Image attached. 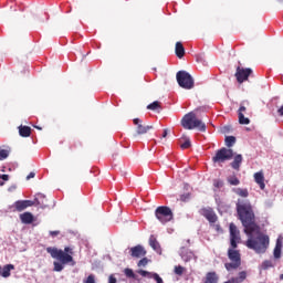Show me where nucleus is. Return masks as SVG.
<instances>
[{
	"mask_svg": "<svg viewBox=\"0 0 283 283\" xmlns=\"http://www.w3.org/2000/svg\"><path fill=\"white\" fill-rule=\"evenodd\" d=\"M279 116H283V105L277 109Z\"/></svg>",
	"mask_w": 283,
	"mask_h": 283,
	"instance_id": "45",
	"label": "nucleus"
},
{
	"mask_svg": "<svg viewBox=\"0 0 283 283\" xmlns=\"http://www.w3.org/2000/svg\"><path fill=\"white\" fill-rule=\"evenodd\" d=\"M242 160H243L242 155H235L233 158V161L230 164V167H232V169H235V171H240Z\"/></svg>",
	"mask_w": 283,
	"mask_h": 283,
	"instance_id": "22",
	"label": "nucleus"
},
{
	"mask_svg": "<svg viewBox=\"0 0 283 283\" xmlns=\"http://www.w3.org/2000/svg\"><path fill=\"white\" fill-rule=\"evenodd\" d=\"M83 144H81V142H75L70 146L71 151L74 149H77V147H82Z\"/></svg>",
	"mask_w": 283,
	"mask_h": 283,
	"instance_id": "39",
	"label": "nucleus"
},
{
	"mask_svg": "<svg viewBox=\"0 0 283 283\" xmlns=\"http://www.w3.org/2000/svg\"><path fill=\"white\" fill-rule=\"evenodd\" d=\"M247 112V107L241 105L238 111L239 116V124L240 125H249L251 123V119L249 117H244V113Z\"/></svg>",
	"mask_w": 283,
	"mask_h": 283,
	"instance_id": "16",
	"label": "nucleus"
},
{
	"mask_svg": "<svg viewBox=\"0 0 283 283\" xmlns=\"http://www.w3.org/2000/svg\"><path fill=\"white\" fill-rule=\"evenodd\" d=\"M155 216L161 224H167V222H171V220H174V212L171 211V208L167 206L157 207Z\"/></svg>",
	"mask_w": 283,
	"mask_h": 283,
	"instance_id": "6",
	"label": "nucleus"
},
{
	"mask_svg": "<svg viewBox=\"0 0 283 283\" xmlns=\"http://www.w3.org/2000/svg\"><path fill=\"white\" fill-rule=\"evenodd\" d=\"M22 224H32L34 222V214L32 212H24L20 214Z\"/></svg>",
	"mask_w": 283,
	"mask_h": 283,
	"instance_id": "20",
	"label": "nucleus"
},
{
	"mask_svg": "<svg viewBox=\"0 0 283 283\" xmlns=\"http://www.w3.org/2000/svg\"><path fill=\"white\" fill-rule=\"evenodd\" d=\"M84 283H96V276L94 274H90Z\"/></svg>",
	"mask_w": 283,
	"mask_h": 283,
	"instance_id": "38",
	"label": "nucleus"
},
{
	"mask_svg": "<svg viewBox=\"0 0 283 283\" xmlns=\"http://www.w3.org/2000/svg\"><path fill=\"white\" fill-rule=\"evenodd\" d=\"M28 207H34V201L32 200H18L13 203V211H18L21 213V211H25Z\"/></svg>",
	"mask_w": 283,
	"mask_h": 283,
	"instance_id": "13",
	"label": "nucleus"
},
{
	"mask_svg": "<svg viewBox=\"0 0 283 283\" xmlns=\"http://www.w3.org/2000/svg\"><path fill=\"white\" fill-rule=\"evenodd\" d=\"M46 253H49L53 260H57L53 262V271H55V273H61L66 264H71V266L76 265V261H74L73 256L74 248L72 247H65L64 250L49 247L46 248Z\"/></svg>",
	"mask_w": 283,
	"mask_h": 283,
	"instance_id": "2",
	"label": "nucleus"
},
{
	"mask_svg": "<svg viewBox=\"0 0 283 283\" xmlns=\"http://www.w3.org/2000/svg\"><path fill=\"white\" fill-rule=\"evenodd\" d=\"M254 182H256V185H259L260 189L262 191H264V189L266 188V185L264 184V172L259 171L254 174Z\"/></svg>",
	"mask_w": 283,
	"mask_h": 283,
	"instance_id": "17",
	"label": "nucleus"
},
{
	"mask_svg": "<svg viewBox=\"0 0 283 283\" xmlns=\"http://www.w3.org/2000/svg\"><path fill=\"white\" fill-rule=\"evenodd\" d=\"M184 129H199V132H207V125L196 117V113L190 112L181 119Z\"/></svg>",
	"mask_w": 283,
	"mask_h": 283,
	"instance_id": "4",
	"label": "nucleus"
},
{
	"mask_svg": "<svg viewBox=\"0 0 283 283\" xmlns=\"http://www.w3.org/2000/svg\"><path fill=\"white\" fill-rule=\"evenodd\" d=\"M248 238L249 239L245 242V247H248V249H252L255 253H266L269 244H271V239L268 234L260 231V226L259 229L254 230L251 235H248Z\"/></svg>",
	"mask_w": 283,
	"mask_h": 283,
	"instance_id": "3",
	"label": "nucleus"
},
{
	"mask_svg": "<svg viewBox=\"0 0 283 283\" xmlns=\"http://www.w3.org/2000/svg\"><path fill=\"white\" fill-rule=\"evenodd\" d=\"M218 274L216 272H208L203 283H218Z\"/></svg>",
	"mask_w": 283,
	"mask_h": 283,
	"instance_id": "26",
	"label": "nucleus"
},
{
	"mask_svg": "<svg viewBox=\"0 0 283 283\" xmlns=\"http://www.w3.org/2000/svg\"><path fill=\"white\" fill-rule=\"evenodd\" d=\"M217 231H220V224L216 226Z\"/></svg>",
	"mask_w": 283,
	"mask_h": 283,
	"instance_id": "46",
	"label": "nucleus"
},
{
	"mask_svg": "<svg viewBox=\"0 0 283 283\" xmlns=\"http://www.w3.org/2000/svg\"><path fill=\"white\" fill-rule=\"evenodd\" d=\"M282 237H279L276 239V243H275V248H274V251H273V255L275 258V260H280V258H282Z\"/></svg>",
	"mask_w": 283,
	"mask_h": 283,
	"instance_id": "18",
	"label": "nucleus"
},
{
	"mask_svg": "<svg viewBox=\"0 0 283 283\" xmlns=\"http://www.w3.org/2000/svg\"><path fill=\"white\" fill-rule=\"evenodd\" d=\"M234 193L241 198H249V190L247 188H237L234 189Z\"/></svg>",
	"mask_w": 283,
	"mask_h": 283,
	"instance_id": "27",
	"label": "nucleus"
},
{
	"mask_svg": "<svg viewBox=\"0 0 283 283\" xmlns=\"http://www.w3.org/2000/svg\"><path fill=\"white\" fill-rule=\"evenodd\" d=\"M175 54L178 59H182L185 56V46L181 42H177L175 45Z\"/></svg>",
	"mask_w": 283,
	"mask_h": 283,
	"instance_id": "23",
	"label": "nucleus"
},
{
	"mask_svg": "<svg viewBox=\"0 0 283 283\" xmlns=\"http://www.w3.org/2000/svg\"><path fill=\"white\" fill-rule=\"evenodd\" d=\"M237 213L242 227H244V233L251 235L253 231H258L260 226L255 223V212L251 201L239 199L237 202Z\"/></svg>",
	"mask_w": 283,
	"mask_h": 283,
	"instance_id": "1",
	"label": "nucleus"
},
{
	"mask_svg": "<svg viewBox=\"0 0 283 283\" xmlns=\"http://www.w3.org/2000/svg\"><path fill=\"white\" fill-rule=\"evenodd\" d=\"M33 202L34 205L42 207V209L48 207V198L43 193H38Z\"/></svg>",
	"mask_w": 283,
	"mask_h": 283,
	"instance_id": "19",
	"label": "nucleus"
},
{
	"mask_svg": "<svg viewBox=\"0 0 283 283\" xmlns=\"http://www.w3.org/2000/svg\"><path fill=\"white\" fill-rule=\"evenodd\" d=\"M280 280H283V274L280 275Z\"/></svg>",
	"mask_w": 283,
	"mask_h": 283,
	"instance_id": "47",
	"label": "nucleus"
},
{
	"mask_svg": "<svg viewBox=\"0 0 283 283\" xmlns=\"http://www.w3.org/2000/svg\"><path fill=\"white\" fill-rule=\"evenodd\" d=\"M124 273L126 275V277H136V274H134V270L127 268L124 270Z\"/></svg>",
	"mask_w": 283,
	"mask_h": 283,
	"instance_id": "36",
	"label": "nucleus"
},
{
	"mask_svg": "<svg viewBox=\"0 0 283 283\" xmlns=\"http://www.w3.org/2000/svg\"><path fill=\"white\" fill-rule=\"evenodd\" d=\"M34 176H36V174L30 172V174L27 176V180H30V179L34 178Z\"/></svg>",
	"mask_w": 283,
	"mask_h": 283,
	"instance_id": "44",
	"label": "nucleus"
},
{
	"mask_svg": "<svg viewBox=\"0 0 283 283\" xmlns=\"http://www.w3.org/2000/svg\"><path fill=\"white\" fill-rule=\"evenodd\" d=\"M177 83L184 90H193V77L187 71L177 72Z\"/></svg>",
	"mask_w": 283,
	"mask_h": 283,
	"instance_id": "8",
	"label": "nucleus"
},
{
	"mask_svg": "<svg viewBox=\"0 0 283 283\" xmlns=\"http://www.w3.org/2000/svg\"><path fill=\"white\" fill-rule=\"evenodd\" d=\"M138 274L142 275V277H148L149 280H155V282H157V283H165L163 281V277H160V275L158 273H151V272H147L145 270H139Z\"/></svg>",
	"mask_w": 283,
	"mask_h": 283,
	"instance_id": "15",
	"label": "nucleus"
},
{
	"mask_svg": "<svg viewBox=\"0 0 283 283\" xmlns=\"http://www.w3.org/2000/svg\"><path fill=\"white\" fill-rule=\"evenodd\" d=\"M10 271H14V265L12 264H7L2 268V271L0 270V275L2 277H10L11 273Z\"/></svg>",
	"mask_w": 283,
	"mask_h": 283,
	"instance_id": "25",
	"label": "nucleus"
},
{
	"mask_svg": "<svg viewBox=\"0 0 283 283\" xmlns=\"http://www.w3.org/2000/svg\"><path fill=\"white\" fill-rule=\"evenodd\" d=\"M253 74V70L251 69H242L240 66L237 67L235 77L238 83H244V81L249 80V76Z\"/></svg>",
	"mask_w": 283,
	"mask_h": 283,
	"instance_id": "12",
	"label": "nucleus"
},
{
	"mask_svg": "<svg viewBox=\"0 0 283 283\" xmlns=\"http://www.w3.org/2000/svg\"><path fill=\"white\" fill-rule=\"evenodd\" d=\"M233 145H235V137L227 136L226 137V146L231 148V147H233Z\"/></svg>",
	"mask_w": 283,
	"mask_h": 283,
	"instance_id": "30",
	"label": "nucleus"
},
{
	"mask_svg": "<svg viewBox=\"0 0 283 283\" xmlns=\"http://www.w3.org/2000/svg\"><path fill=\"white\" fill-rule=\"evenodd\" d=\"M180 200H181V202H187L189 200V193L181 195Z\"/></svg>",
	"mask_w": 283,
	"mask_h": 283,
	"instance_id": "40",
	"label": "nucleus"
},
{
	"mask_svg": "<svg viewBox=\"0 0 283 283\" xmlns=\"http://www.w3.org/2000/svg\"><path fill=\"white\" fill-rule=\"evenodd\" d=\"M261 269H263V271H266L269 269H273V262L269 261V260L263 261V263L261 265Z\"/></svg>",
	"mask_w": 283,
	"mask_h": 283,
	"instance_id": "32",
	"label": "nucleus"
},
{
	"mask_svg": "<svg viewBox=\"0 0 283 283\" xmlns=\"http://www.w3.org/2000/svg\"><path fill=\"white\" fill-rule=\"evenodd\" d=\"M36 129H41V127L35 126Z\"/></svg>",
	"mask_w": 283,
	"mask_h": 283,
	"instance_id": "48",
	"label": "nucleus"
},
{
	"mask_svg": "<svg viewBox=\"0 0 283 283\" xmlns=\"http://www.w3.org/2000/svg\"><path fill=\"white\" fill-rule=\"evenodd\" d=\"M149 247H151V249H154V251H156L157 253H160V251H161L160 243L154 235H150V238H149Z\"/></svg>",
	"mask_w": 283,
	"mask_h": 283,
	"instance_id": "24",
	"label": "nucleus"
},
{
	"mask_svg": "<svg viewBox=\"0 0 283 283\" xmlns=\"http://www.w3.org/2000/svg\"><path fill=\"white\" fill-rule=\"evenodd\" d=\"M233 156V149L222 147L216 151L214 156L212 157V163L222 165V163H227V160H232Z\"/></svg>",
	"mask_w": 283,
	"mask_h": 283,
	"instance_id": "7",
	"label": "nucleus"
},
{
	"mask_svg": "<svg viewBox=\"0 0 283 283\" xmlns=\"http://www.w3.org/2000/svg\"><path fill=\"white\" fill-rule=\"evenodd\" d=\"M240 242H242L240 230H238V227L234 223H230V245L232 249H238Z\"/></svg>",
	"mask_w": 283,
	"mask_h": 283,
	"instance_id": "9",
	"label": "nucleus"
},
{
	"mask_svg": "<svg viewBox=\"0 0 283 283\" xmlns=\"http://www.w3.org/2000/svg\"><path fill=\"white\" fill-rule=\"evenodd\" d=\"M168 134H169V129L165 128L163 133V138H167Z\"/></svg>",
	"mask_w": 283,
	"mask_h": 283,
	"instance_id": "43",
	"label": "nucleus"
},
{
	"mask_svg": "<svg viewBox=\"0 0 283 283\" xmlns=\"http://www.w3.org/2000/svg\"><path fill=\"white\" fill-rule=\"evenodd\" d=\"M130 256H133L136 260H139V258H145L147 255V250H145V247L138 244L129 249Z\"/></svg>",
	"mask_w": 283,
	"mask_h": 283,
	"instance_id": "14",
	"label": "nucleus"
},
{
	"mask_svg": "<svg viewBox=\"0 0 283 283\" xmlns=\"http://www.w3.org/2000/svg\"><path fill=\"white\" fill-rule=\"evenodd\" d=\"M147 264H149V259L143 256V259L138 261L137 266H147Z\"/></svg>",
	"mask_w": 283,
	"mask_h": 283,
	"instance_id": "35",
	"label": "nucleus"
},
{
	"mask_svg": "<svg viewBox=\"0 0 283 283\" xmlns=\"http://www.w3.org/2000/svg\"><path fill=\"white\" fill-rule=\"evenodd\" d=\"M10 156V149H0V161L6 160Z\"/></svg>",
	"mask_w": 283,
	"mask_h": 283,
	"instance_id": "31",
	"label": "nucleus"
},
{
	"mask_svg": "<svg viewBox=\"0 0 283 283\" xmlns=\"http://www.w3.org/2000/svg\"><path fill=\"white\" fill-rule=\"evenodd\" d=\"M181 149H189L191 147V140L187 138L184 144L180 145Z\"/></svg>",
	"mask_w": 283,
	"mask_h": 283,
	"instance_id": "37",
	"label": "nucleus"
},
{
	"mask_svg": "<svg viewBox=\"0 0 283 283\" xmlns=\"http://www.w3.org/2000/svg\"><path fill=\"white\" fill-rule=\"evenodd\" d=\"M133 123L136 126V135L137 136H143V135L151 132V129H154V125H145L143 123V119H140V118H134Z\"/></svg>",
	"mask_w": 283,
	"mask_h": 283,
	"instance_id": "10",
	"label": "nucleus"
},
{
	"mask_svg": "<svg viewBox=\"0 0 283 283\" xmlns=\"http://www.w3.org/2000/svg\"><path fill=\"white\" fill-rule=\"evenodd\" d=\"M19 135L22 138H30V136L32 135V128L30 126H19Z\"/></svg>",
	"mask_w": 283,
	"mask_h": 283,
	"instance_id": "21",
	"label": "nucleus"
},
{
	"mask_svg": "<svg viewBox=\"0 0 283 283\" xmlns=\"http://www.w3.org/2000/svg\"><path fill=\"white\" fill-rule=\"evenodd\" d=\"M227 181H228L229 185H231L232 187H238V185H240V179H238L235 175L228 177V178H227Z\"/></svg>",
	"mask_w": 283,
	"mask_h": 283,
	"instance_id": "28",
	"label": "nucleus"
},
{
	"mask_svg": "<svg viewBox=\"0 0 283 283\" xmlns=\"http://www.w3.org/2000/svg\"><path fill=\"white\" fill-rule=\"evenodd\" d=\"M49 233H50V235H51L52 238H56V235H59V234L61 233V231L55 230V231H50Z\"/></svg>",
	"mask_w": 283,
	"mask_h": 283,
	"instance_id": "41",
	"label": "nucleus"
},
{
	"mask_svg": "<svg viewBox=\"0 0 283 283\" xmlns=\"http://www.w3.org/2000/svg\"><path fill=\"white\" fill-rule=\"evenodd\" d=\"M8 180H10L9 175H0V187H3V185H6V182H8Z\"/></svg>",
	"mask_w": 283,
	"mask_h": 283,
	"instance_id": "33",
	"label": "nucleus"
},
{
	"mask_svg": "<svg viewBox=\"0 0 283 283\" xmlns=\"http://www.w3.org/2000/svg\"><path fill=\"white\" fill-rule=\"evenodd\" d=\"M185 273V268L182 265H176L175 266V274L176 275H182Z\"/></svg>",
	"mask_w": 283,
	"mask_h": 283,
	"instance_id": "34",
	"label": "nucleus"
},
{
	"mask_svg": "<svg viewBox=\"0 0 283 283\" xmlns=\"http://www.w3.org/2000/svg\"><path fill=\"white\" fill-rule=\"evenodd\" d=\"M147 109H150V112H156V111H158V109H161L160 102L155 101V102L150 103V104L147 106Z\"/></svg>",
	"mask_w": 283,
	"mask_h": 283,
	"instance_id": "29",
	"label": "nucleus"
},
{
	"mask_svg": "<svg viewBox=\"0 0 283 283\" xmlns=\"http://www.w3.org/2000/svg\"><path fill=\"white\" fill-rule=\"evenodd\" d=\"M228 258L231 262L224 264L227 271H237V269H240V266L242 264V258L240 255V251H238L233 248L229 249Z\"/></svg>",
	"mask_w": 283,
	"mask_h": 283,
	"instance_id": "5",
	"label": "nucleus"
},
{
	"mask_svg": "<svg viewBox=\"0 0 283 283\" xmlns=\"http://www.w3.org/2000/svg\"><path fill=\"white\" fill-rule=\"evenodd\" d=\"M199 213L206 218L210 224H216V222H218V214H216V211H213V208L211 207L201 208Z\"/></svg>",
	"mask_w": 283,
	"mask_h": 283,
	"instance_id": "11",
	"label": "nucleus"
},
{
	"mask_svg": "<svg viewBox=\"0 0 283 283\" xmlns=\"http://www.w3.org/2000/svg\"><path fill=\"white\" fill-rule=\"evenodd\" d=\"M117 281H116V276H114V274H111L109 276H108V283H116Z\"/></svg>",
	"mask_w": 283,
	"mask_h": 283,
	"instance_id": "42",
	"label": "nucleus"
}]
</instances>
